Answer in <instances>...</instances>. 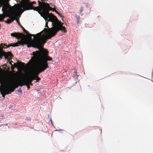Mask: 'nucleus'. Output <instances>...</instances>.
Segmentation results:
<instances>
[{"mask_svg": "<svg viewBox=\"0 0 153 153\" xmlns=\"http://www.w3.org/2000/svg\"><path fill=\"white\" fill-rule=\"evenodd\" d=\"M45 21V27L48 28H45L40 32L36 34L35 39L30 44L27 45L28 48L32 47L40 49L43 47L47 39L54 36L59 30L63 31L65 33L66 32L65 28L62 26V23L58 21V22H55L53 27L49 28L48 23L49 21Z\"/></svg>", "mask_w": 153, "mask_h": 153, "instance_id": "nucleus-1", "label": "nucleus"}, {"mask_svg": "<svg viewBox=\"0 0 153 153\" xmlns=\"http://www.w3.org/2000/svg\"><path fill=\"white\" fill-rule=\"evenodd\" d=\"M39 50L40 51L33 52L31 55L33 56H31L29 62L31 65H33L37 62L36 65L45 70L49 68L48 61H51L52 59L48 55V51L44 49L43 47Z\"/></svg>", "mask_w": 153, "mask_h": 153, "instance_id": "nucleus-2", "label": "nucleus"}, {"mask_svg": "<svg viewBox=\"0 0 153 153\" xmlns=\"http://www.w3.org/2000/svg\"><path fill=\"white\" fill-rule=\"evenodd\" d=\"M39 6L36 7V8L38 10L39 8H40L42 12H39L41 13V16L43 17L46 21H50L52 22V23L56 21H58V20L56 17L52 14H49V11L51 10L55 12L56 13H58V12L56 11L55 8H52L50 6V4L47 3L41 2L40 1H38Z\"/></svg>", "mask_w": 153, "mask_h": 153, "instance_id": "nucleus-3", "label": "nucleus"}, {"mask_svg": "<svg viewBox=\"0 0 153 153\" xmlns=\"http://www.w3.org/2000/svg\"><path fill=\"white\" fill-rule=\"evenodd\" d=\"M23 31L28 35V37L31 40V41L30 43H28V41L26 39V36L24 34L22 33H20L19 32L14 33H11V36L13 37H16L18 39H21V40L16 43H15L13 44H10L8 45H7V44H4V46H6V48H7L11 46H13V47H16L20 45H23L25 44H27V46L28 44H30L31 43L32 41H33L31 38V36H33V37L34 39L36 37V35H35L34 34H29L28 32L25 29H24Z\"/></svg>", "mask_w": 153, "mask_h": 153, "instance_id": "nucleus-4", "label": "nucleus"}, {"mask_svg": "<svg viewBox=\"0 0 153 153\" xmlns=\"http://www.w3.org/2000/svg\"><path fill=\"white\" fill-rule=\"evenodd\" d=\"M15 89L13 84V79L9 76L3 77L0 81V91L2 97L4 98L6 95L10 94Z\"/></svg>", "mask_w": 153, "mask_h": 153, "instance_id": "nucleus-5", "label": "nucleus"}, {"mask_svg": "<svg viewBox=\"0 0 153 153\" xmlns=\"http://www.w3.org/2000/svg\"><path fill=\"white\" fill-rule=\"evenodd\" d=\"M36 3V2L35 1L30 2L29 1H26L22 3L21 4H18V5L19 10L22 11V13L26 10L33 9L34 10L38 11V13L41 15V13L39 12H42L40 8H39L38 10H37L36 8V7H34L33 5V4Z\"/></svg>", "mask_w": 153, "mask_h": 153, "instance_id": "nucleus-6", "label": "nucleus"}, {"mask_svg": "<svg viewBox=\"0 0 153 153\" xmlns=\"http://www.w3.org/2000/svg\"><path fill=\"white\" fill-rule=\"evenodd\" d=\"M45 70L40 67L36 65V67L33 70L34 80H36L37 82H39L40 80V78L38 77L39 74Z\"/></svg>", "mask_w": 153, "mask_h": 153, "instance_id": "nucleus-7", "label": "nucleus"}, {"mask_svg": "<svg viewBox=\"0 0 153 153\" xmlns=\"http://www.w3.org/2000/svg\"><path fill=\"white\" fill-rule=\"evenodd\" d=\"M1 57L2 56H4L5 59H7L8 60H10L12 58L13 55L12 53L10 52L6 53L5 52L3 51L1 49Z\"/></svg>", "mask_w": 153, "mask_h": 153, "instance_id": "nucleus-8", "label": "nucleus"}, {"mask_svg": "<svg viewBox=\"0 0 153 153\" xmlns=\"http://www.w3.org/2000/svg\"><path fill=\"white\" fill-rule=\"evenodd\" d=\"M33 71L32 72V74L31 76L28 77L27 78H25L23 79L22 81L24 83L23 85H26L27 83L28 82H32L33 80H34V79H33Z\"/></svg>", "mask_w": 153, "mask_h": 153, "instance_id": "nucleus-9", "label": "nucleus"}, {"mask_svg": "<svg viewBox=\"0 0 153 153\" xmlns=\"http://www.w3.org/2000/svg\"><path fill=\"white\" fill-rule=\"evenodd\" d=\"M10 19H7L6 21L4 22L6 23L10 24L11 22H13V21L16 19V16L15 15V12L14 11V14H11V16L9 17Z\"/></svg>", "mask_w": 153, "mask_h": 153, "instance_id": "nucleus-10", "label": "nucleus"}, {"mask_svg": "<svg viewBox=\"0 0 153 153\" xmlns=\"http://www.w3.org/2000/svg\"><path fill=\"white\" fill-rule=\"evenodd\" d=\"M13 85H14V87L15 88H16L18 86H22L23 85H26L28 89H29L30 88V86H29V85H28V84H27V83L26 84V85H23L24 83L22 81H19V82H18L17 83H13Z\"/></svg>", "mask_w": 153, "mask_h": 153, "instance_id": "nucleus-11", "label": "nucleus"}, {"mask_svg": "<svg viewBox=\"0 0 153 153\" xmlns=\"http://www.w3.org/2000/svg\"><path fill=\"white\" fill-rule=\"evenodd\" d=\"M9 64H10L11 66V69L12 70H13L15 68L18 66L19 65L18 64L15 63H13V65L11 62H9Z\"/></svg>", "mask_w": 153, "mask_h": 153, "instance_id": "nucleus-12", "label": "nucleus"}, {"mask_svg": "<svg viewBox=\"0 0 153 153\" xmlns=\"http://www.w3.org/2000/svg\"><path fill=\"white\" fill-rule=\"evenodd\" d=\"M75 17L77 19V22L78 24L79 23V20L80 19V17L79 16L76 15Z\"/></svg>", "mask_w": 153, "mask_h": 153, "instance_id": "nucleus-13", "label": "nucleus"}, {"mask_svg": "<svg viewBox=\"0 0 153 153\" xmlns=\"http://www.w3.org/2000/svg\"><path fill=\"white\" fill-rule=\"evenodd\" d=\"M17 1V2H18V0H16ZM19 4H21L24 1H29V0H19Z\"/></svg>", "mask_w": 153, "mask_h": 153, "instance_id": "nucleus-14", "label": "nucleus"}, {"mask_svg": "<svg viewBox=\"0 0 153 153\" xmlns=\"http://www.w3.org/2000/svg\"><path fill=\"white\" fill-rule=\"evenodd\" d=\"M77 72H75L74 74V76L75 77H76L77 78L78 77V75L77 74Z\"/></svg>", "mask_w": 153, "mask_h": 153, "instance_id": "nucleus-15", "label": "nucleus"}, {"mask_svg": "<svg viewBox=\"0 0 153 153\" xmlns=\"http://www.w3.org/2000/svg\"><path fill=\"white\" fill-rule=\"evenodd\" d=\"M83 10V7H82L80 8V10L79 12L80 13H81L82 12Z\"/></svg>", "mask_w": 153, "mask_h": 153, "instance_id": "nucleus-16", "label": "nucleus"}, {"mask_svg": "<svg viewBox=\"0 0 153 153\" xmlns=\"http://www.w3.org/2000/svg\"><path fill=\"white\" fill-rule=\"evenodd\" d=\"M16 22H17V23L18 24V25L21 27V26H22L21 24L19 22V20L18 19L16 20Z\"/></svg>", "mask_w": 153, "mask_h": 153, "instance_id": "nucleus-17", "label": "nucleus"}, {"mask_svg": "<svg viewBox=\"0 0 153 153\" xmlns=\"http://www.w3.org/2000/svg\"><path fill=\"white\" fill-rule=\"evenodd\" d=\"M27 84H28V85H33V84L31 82H28V83H27Z\"/></svg>", "mask_w": 153, "mask_h": 153, "instance_id": "nucleus-18", "label": "nucleus"}, {"mask_svg": "<svg viewBox=\"0 0 153 153\" xmlns=\"http://www.w3.org/2000/svg\"><path fill=\"white\" fill-rule=\"evenodd\" d=\"M1 49H0V58H1Z\"/></svg>", "mask_w": 153, "mask_h": 153, "instance_id": "nucleus-19", "label": "nucleus"}, {"mask_svg": "<svg viewBox=\"0 0 153 153\" xmlns=\"http://www.w3.org/2000/svg\"><path fill=\"white\" fill-rule=\"evenodd\" d=\"M21 27L22 29L23 30L24 29H25V28H24V27L22 26H21Z\"/></svg>", "mask_w": 153, "mask_h": 153, "instance_id": "nucleus-20", "label": "nucleus"}, {"mask_svg": "<svg viewBox=\"0 0 153 153\" xmlns=\"http://www.w3.org/2000/svg\"><path fill=\"white\" fill-rule=\"evenodd\" d=\"M21 27L22 29L23 30L24 29H25V28H24V27L22 26H21Z\"/></svg>", "mask_w": 153, "mask_h": 153, "instance_id": "nucleus-21", "label": "nucleus"}, {"mask_svg": "<svg viewBox=\"0 0 153 153\" xmlns=\"http://www.w3.org/2000/svg\"><path fill=\"white\" fill-rule=\"evenodd\" d=\"M21 27L22 29L23 30L24 29H25V28H24V27L22 26H21Z\"/></svg>", "mask_w": 153, "mask_h": 153, "instance_id": "nucleus-22", "label": "nucleus"}, {"mask_svg": "<svg viewBox=\"0 0 153 153\" xmlns=\"http://www.w3.org/2000/svg\"><path fill=\"white\" fill-rule=\"evenodd\" d=\"M18 91L20 93L22 92V90L20 89L19 91Z\"/></svg>", "mask_w": 153, "mask_h": 153, "instance_id": "nucleus-23", "label": "nucleus"}, {"mask_svg": "<svg viewBox=\"0 0 153 153\" xmlns=\"http://www.w3.org/2000/svg\"><path fill=\"white\" fill-rule=\"evenodd\" d=\"M50 4V5H51V6H52L55 7V6H54V5L52 4Z\"/></svg>", "mask_w": 153, "mask_h": 153, "instance_id": "nucleus-24", "label": "nucleus"}, {"mask_svg": "<svg viewBox=\"0 0 153 153\" xmlns=\"http://www.w3.org/2000/svg\"><path fill=\"white\" fill-rule=\"evenodd\" d=\"M9 62H11L12 63H14L13 61H9Z\"/></svg>", "mask_w": 153, "mask_h": 153, "instance_id": "nucleus-25", "label": "nucleus"}, {"mask_svg": "<svg viewBox=\"0 0 153 153\" xmlns=\"http://www.w3.org/2000/svg\"><path fill=\"white\" fill-rule=\"evenodd\" d=\"M5 125L6 126H7V124H6V125Z\"/></svg>", "mask_w": 153, "mask_h": 153, "instance_id": "nucleus-26", "label": "nucleus"}]
</instances>
